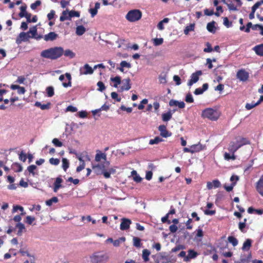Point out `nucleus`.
Here are the masks:
<instances>
[{
	"mask_svg": "<svg viewBox=\"0 0 263 263\" xmlns=\"http://www.w3.org/2000/svg\"><path fill=\"white\" fill-rule=\"evenodd\" d=\"M191 146L193 153L199 152L201 151L206 149V146L201 144L200 142L197 144L192 145Z\"/></svg>",
	"mask_w": 263,
	"mask_h": 263,
	"instance_id": "dca6fc26",
	"label": "nucleus"
},
{
	"mask_svg": "<svg viewBox=\"0 0 263 263\" xmlns=\"http://www.w3.org/2000/svg\"><path fill=\"white\" fill-rule=\"evenodd\" d=\"M68 13L69 17L70 18L73 17H79L80 16V12L78 11H76L74 10H71L69 11Z\"/></svg>",
	"mask_w": 263,
	"mask_h": 263,
	"instance_id": "49530a36",
	"label": "nucleus"
},
{
	"mask_svg": "<svg viewBox=\"0 0 263 263\" xmlns=\"http://www.w3.org/2000/svg\"><path fill=\"white\" fill-rule=\"evenodd\" d=\"M253 49L257 55L263 56V44L255 46Z\"/></svg>",
	"mask_w": 263,
	"mask_h": 263,
	"instance_id": "4be33fe9",
	"label": "nucleus"
},
{
	"mask_svg": "<svg viewBox=\"0 0 263 263\" xmlns=\"http://www.w3.org/2000/svg\"><path fill=\"white\" fill-rule=\"evenodd\" d=\"M41 4V2L39 0L35 1L34 3L31 4L30 7L32 10H35L37 7Z\"/></svg>",
	"mask_w": 263,
	"mask_h": 263,
	"instance_id": "69168bd1",
	"label": "nucleus"
},
{
	"mask_svg": "<svg viewBox=\"0 0 263 263\" xmlns=\"http://www.w3.org/2000/svg\"><path fill=\"white\" fill-rule=\"evenodd\" d=\"M26 8H27V6L26 4H25L23 6H22L20 7L21 12L18 14V15L20 17H24L26 15V14L27 13V12H26Z\"/></svg>",
	"mask_w": 263,
	"mask_h": 263,
	"instance_id": "473e14b6",
	"label": "nucleus"
},
{
	"mask_svg": "<svg viewBox=\"0 0 263 263\" xmlns=\"http://www.w3.org/2000/svg\"><path fill=\"white\" fill-rule=\"evenodd\" d=\"M201 116L211 121H216L219 117V112L212 108H207L202 111Z\"/></svg>",
	"mask_w": 263,
	"mask_h": 263,
	"instance_id": "20e7f679",
	"label": "nucleus"
},
{
	"mask_svg": "<svg viewBox=\"0 0 263 263\" xmlns=\"http://www.w3.org/2000/svg\"><path fill=\"white\" fill-rule=\"evenodd\" d=\"M59 200L57 197H53L51 199L46 201V204L48 206H51L53 203H57Z\"/></svg>",
	"mask_w": 263,
	"mask_h": 263,
	"instance_id": "ea45409f",
	"label": "nucleus"
},
{
	"mask_svg": "<svg viewBox=\"0 0 263 263\" xmlns=\"http://www.w3.org/2000/svg\"><path fill=\"white\" fill-rule=\"evenodd\" d=\"M49 163L54 165H57L60 163V160L58 158H51L49 160Z\"/></svg>",
	"mask_w": 263,
	"mask_h": 263,
	"instance_id": "bf43d9fd",
	"label": "nucleus"
},
{
	"mask_svg": "<svg viewBox=\"0 0 263 263\" xmlns=\"http://www.w3.org/2000/svg\"><path fill=\"white\" fill-rule=\"evenodd\" d=\"M47 95L49 97H51L54 95V89L52 86H49L46 88Z\"/></svg>",
	"mask_w": 263,
	"mask_h": 263,
	"instance_id": "8fccbe9b",
	"label": "nucleus"
},
{
	"mask_svg": "<svg viewBox=\"0 0 263 263\" xmlns=\"http://www.w3.org/2000/svg\"><path fill=\"white\" fill-rule=\"evenodd\" d=\"M256 189L257 192L263 196V174L256 183Z\"/></svg>",
	"mask_w": 263,
	"mask_h": 263,
	"instance_id": "f8f14e48",
	"label": "nucleus"
},
{
	"mask_svg": "<svg viewBox=\"0 0 263 263\" xmlns=\"http://www.w3.org/2000/svg\"><path fill=\"white\" fill-rule=\"evenodd\" d=\"M85 28L82 25H80L77 27L76 32L78 35H82L85 33Z\"/></svg>",
	"mask_w": 263,
	"mask_h": 263,
	"instance_id": "cd10ccee",
	"label": "nucleus"
},
{
	"mask_svg": "<svg viewBox=\"0 0 263 263\" xmlns=\"http://www.w3.org/2000/svg\"><path fill=\"white\" fill-rule=\"evenodd\" d=\"M162 141H163V139L157 136L153 139H151L149 144L151 145L156 144Z\"/></svg>",
	"mask_w": 263,
	"mask_h": 263,
	"instance_id": "c9c22d12",
	"label": "nucleus"
},
{
	"mask_svg": "<svg viewBox=\"0 0 263 263\" xmlns=\"http://www.w3.org/2000/svg\"><path fill=\"white\" fill-rule=\"evenodd\" d=\"M224 158L226 160H229L230 159L235 160L236 159V157L234 154H232L231 155L229 153H225L224 154Z\"/></svg>",
	"mask_w": 263,
	"mask_h": 263,
	"instance_id": "5fc2aeb1",
	"label": "nucleus"
},
{
	"mask_svg": "<svg viewBox=\"0 0 263 263\" xmlns=\"http://www.w3.org/2000/svg\"><path fill=\"white\" fill-rule=\"evenodd\" d=\"M51 105L50 103H48L46 104H42L40 102H36L34 105L36 107H40L42 110L48 109Z\"/></svg>",
	"mask_w": 263,
	"mask_h": 263,
	"instance_id": "393cba45",
	"label": "nucleus"
},
{
	"mask_svg": "<svg viewBox=\"0 0 263 263\" xmlns=\"http://www.w3.org/2000/svg\"><path fill=\"white\" fill-rule=\"evenodd\" d=\"M252 240L250 239H247L243 243L242 249L243 250H249L251 247Z\"/></svg>",
	"mask_w": 263,
	"mask_h": 263,
	"instance_id": "bb28decb",
	"label": "nucleus"
},
{
	"mask_svg": "<svg viewBox=\"0 0 263 263\" xmlns=\"http://www.w3.org/2000/svg\"><path fill=\"white\" fill-rule=\"evenodd\" d=\"M69 166V163L68 160L66 158L62 159V167L64 171H66L67 168Z\"/></svg>",
	"mask_w": 263,
	"mask_h": 263,
	"instance_id": "a19ab883",
	"label": "nucleus"
},
{
	"mask_svg": "<svg viewBox=\"0 0 263 263\" xmlns=\"http://www.w3.org/2000/svg\"><path fill=\"white\" fill-rule=\"evenodd\" d=\"M223 24L227 28H229L232 26V23L230 22L227 17H223Z\"/></svg>",
	"mask_w": 263,
	"mask_h": 263,
	"instance_id": "052dcab7",
	"label": "nucleus"
},
{
	"mask_svg": "<svg viewBox=\"0 0 263 263\" xmlns=\"http://www.w3.org/2000/svg\"><path fill=\"white\" fill-rule=\"evenodd\" d=\"M133 245L136 248H140L142 246V243L141 242V239L138 237H134Z\"/></svg>",
	"mask_w": 263,
	"mask_h": 263,
	"instance_id": "f704fd0d",
	"label": "nucleus"
},
{
	"mask_svg": "<svg viewBox=\"0 0 263 263\" xmlns=\"http://www.w3.org/2000/svg\"><path fill=\"white\" fill-rule=\"evenodd\" d=\"M125 241V238L124 237H122L119 238L118 239L114 240L112 243L114 246L117 247L120 245L121 242H123Z\"/></svg>",
	"mask_w": 263,
	"mask_h": 263,
	"instance_id": "72a5a7b5",
	"label": "nucleus"
},
{
	"mask_svg": "<svg viewBox=\"0 0 263 263\" xmlns=\"http://www.w3.org/2000/svg\"><path fill=\"white\" fill-rule=\"evenodd\" d=\"M63 181V179L60 177H58L55 179V180L53 183V190L54 192H57L60 188L63 187L61 184Z\"/></svg>",
	"mask_w": 263,
	"mask_h": 263,
	"instance_id": "f3484780",
	"label": "nucleus"
},
{
	"mask_svg": "<svg viewBox=\"0 0 263 263\" xmlns=\"http://www.w3.org/2000/svg\"><path fill=\"white\" fill-rule=\"evenodd\" d=\"M37 168V167L36 165H29V166H28L27 167V171L30 173L33 176H34L35 175V172H34V171L35 170H36Z\"/></svg>",
	"mask_w": 263,
	"mask_h": 263,
	"instance_id": "a18cd8bd",
	"label": "nucleus"
},
{
	"mask_svg": "<svg viewBox=\"0 0 263 263\" xmlns=\"http://www.w3.org/2000/svg\"><path fill=\"white\" fill-rule=\"evenodd\" d=\"M12 168L15 172H20L23 170V167L22 165L18 163H13L12 165Z\"/></svg>",
	"mask_w": 263,
	"mask_h": 263,
	"instance_id": "c756f323",
	"label": "nucleus"
},
{
	"mask_svg": "<svg viewBox=\"0 0 263 263\" xmlns=\"http://www.w3.org/2000/svg\"><path fill=\"white\" fill-rule=\"evenodd\" d=\"M63 54L65 57H69L70 58H73L75 57V53L69 49L64 51Z\"/></svg>",
	"mask_w": 263,
	"mask_h": 263,
	"instance_id": "79ce46f5",
	"label": "nucleus"
},
{
	"mask_svg": "<svg viewBox=\"0 0 263 263\" xmlns=\"http://www.w3.org/2000/svg\"><path fill=\"white\" fill-rule=\"evenodd\" d=\"M257 105H258V104H257V102L256 103L252 102L251 103H247L246 104L245 107L247 110H250Z\"/></svg>",
	"mask_w": 263,
	"mask_h": 263,
	"instance_id": "e2e57ef3",
	"label": "nucleus"
},
{
	"mask_svg": "<svg viewBox=\"0 0 263 263\" xmlns=\"http://www.w3.org/2000/svg\"><path fill=\"white\" fill-rule=\"evenodd\" d=\"M35 217L30 216H27L26 218L25 222L29 225H31L32 224L33 222L35 221Z\"/></svg>",
	"mask_w": 263,
	"mask_h": 263,
	"instance_id": "864d4df0",
	"label": "nucleus"
},
{
	"mask_svg": "<svg viewBox=\"0 0 263 263\" xmlns=\"http://www.w3.org/2000/svg\"><path fill=\"white\" fill-rule=\"evenodd\" d=\"M202 72L201 70L196 71L195 72L193 73L191 76V79L189 80L187 85L191 86L193 84L198 82L199 79V76L202 75Z\"/></svg>",
	"mask_w": 263,
	"mask_h": 263,
	"instance_id": "423d86ee",
	"label": "nucleus"
},
{
	"mask_svg": "<svg viewBox=\"0 0 263 263\" xmlns=\"http://www.w3.org/2000/svg\"><path fill=\"white\" fill-rule=\"evenodd\" d=\"M52 142L56 147H61L63 146L62 142L60 141L57 138H54L52 140Z\"/></svg>",
	"mask_w": 263,
	"mask_h": 263,
	"instance_id": "6e6d98bb",
	"label": "nucleus"
},
{
	"mask_svg": "<svg viewBox=\"0 0 263 263\" xmlns=\"http://www.w3.org/2000/svg\"><path fill=\"white\" fill-rule=\"evenodd\" d=\"M209 87V85L208 83H204L202 85V88H196L194 93L196 95H201L203 93L204 91H206Z\"/></svg>",
	"mask_w": 263,
	"mask_h": 263,
	"instance_id": "a211bd4d",
	"label": "nucleus"
},
{
	"mask_svg": "<svg viewBox=\"0 0 263 263\" xmlns=\"http://www.w3.org/2000/svg\"><path fill=\"white\" fill-rule=\"evenodd\" d=\"M122 85L121 86L120 89L122 91L124 90H128L131 88L130 79L128 78L123 79L122 81Z\"/></svg>",
	"mask_w": 263,
	"mask_h": 263,
	"instance_id": "ddd939ff",
	"label": "nucleus"
},
{
	"mask_svg": "<svg viewBox=\"0 0 263 263\" xmlns=\"http://www.w3.org/2000/svg\"><path fill=\"white\" fill-rule=\"evenodd\" d=\"M16 227L18 229V235H21L23 230L25 229L24 224L22 223H18L16 224Z\"/></svg>",
	"mask_w": 263,
	"mask_h": 263,
	"instance_id": "de8ad7c7",
	"label": "nucleus"
},
{
	"mask_svg": "<svg viewBox=\"0 0 263 263\" xmlns=\"http://www.w3.org/2000/svg\"><path fill=\"white\" fill-rule=\"evenodd\" d=\"M106 154L105 153H101V151H98L97 153L95 156V161L97 162H99L101 159H103L104 160H106Z\"/></svg>",
	"mask_w": 263,
	"mask_h": 263,
	"instance_id": "6ab92c4d",
	"label": "nucleus"
},
{
	"mask_svg": "<svg viewBox=\"0 0 263 263\" xmlns=\"http://www.w3.org/2000/svg\"><path fill=\"white\" fill-rule=\"evenodd\" d=\"M206 46V48H204L203 51L206 53L211 52L213 51V49L212 48L211 44L209 42H207L205 44Z\"/></svg>",
	"mask_w": 263,
	"mask_h": 263,
	"instance_id": "3c124183",
	"label": "nucleus"
},
{
	"mask_svg": "<svg viewBox=\"0 0 263 263\" xmlns=\"http://www.w3.org/2000/svg\"><path fill=\"white\" fill-rule=\"evenodd\" d=\"M110 80L114 82V87H117L121 83V79L119 76L111 78Z\"/></svg>",
	"mask_w": 263,
	"mask_h": 263,
	"instance_id": "c85d7f7f",
	"label": "nucleus"
},
{
	"mask_svg": "<svg viewBox=\"0 0 263 263\" xmlns=\"http://www.w3.org/2000/svg\"><path fill=\"white\" fill-rule=\"evenodd\" d=\"M258 8L253 5L252 7L251 12L249 14V17L250 20H252L255 17V12Z\"/></svg>",
	"mask_w": 263,
	"mask_h": 263,
	"instance_id": "09e8293b",
	"label": "nucleus"
},
{
	"mask_svg": "<svg viewBox=\"0 0 263 263\" xmlns=\"http://www.w3.org/2000/svg\"><path fill=\"white\" fill-rule=\"evenodd\" d=\"M110 163L109 161H106L104 164H98L92 166V168L95 170L97 174H100L102 172L105 171L106 166H108Z\"/></svg>",
	"mask_w": 263,
	"mask_h": 263,
	"instance_id": "0eeeda50",
	"label": "nucleus"
},
{
	"mask_svg": "<svg viewBox=\"0 0 263 263\" xmlns=\"http://www.w3.org/2000/svg\"><path fill=\"white\" fill-rule=\"evenodd\" d=\"M111 97L112 99L115 100L117 102H120L121 100V98L118 96V93L116 92H112Z\"/></svg>",
	"mask_w": 263,
	"mask_h": 263,
	"instance_id": "4d7b16f0",
	"label": "nucleus"
},
{
	"mask_svg": "<svg viewBox=\"0 0 263 263\" xmlns=\"http://www.w3.org/2000/svg\"><path fill=\"white\" fill-rule=\"evenodd\" d=\"M195 28L194 24H190L189 25L185 27L184 30V33L187 35L190 31H193Z\"/></svg>",
	"mask_w": 263,
	"mask_h": 263,
	"instance_id": "7c9ffc66",
	"label": "nucleus"
},
{
	"mask_svg": "<svg viewBox=\"0 0 263 263\" xmlns=\"http://www.w3.org/2000/svg\"><path fill=\"white\" fill-rule=\"evenodd\" d=\"M151 254V252L147 249H144L142 250V257L144 262H147L149 261V256Z\"/></svg>",
	"mask_w": 263,
	"mask_h": 263,
	"instance_id": "412c9836",
	"label": "nucleus"
},
{
	"mask_svg": "<svg viewBox=\"0 0 263 263\" xmlns=\"http://www.w3.org/2000/svg\"><path fill=\"white\" fill-rule=\"evenodd\" d=\"M142 15L141 11L139 9H133L129 11L125 16L126 19L130 22H135L140 20Z\"/></svg>",
	"mask_w": 263,
	"mask_h": 263,
	"instance_id": "39448f33",
	"label": "nucleus"
},
{
	"mask_svg": "<svg viewBox=\"0 0 263 263\" xmlns=\"http://www.w3.org/2000/svg\"><path fill=\"white\" fill-rule=\"evenodd\" d=\"M28 33V34H31V36H30V38H34L35 37V35L37 34V28L36 26L33 27L32 28H30L29 30V31L27 32Z\"/></svg>",
	"mask_w": 263,
	"mask_h": 263,
	"instance_id": "58836bf2",
	"label": "nucleus"
},
{
	"mask_svg": "<svg viewBox=\"0 0 263 263\" xmlns=\"http://www.w3.org/2000/svg\"><path fill=\"white\" fill-rule=\"evenodd\" d=\"M65 77L68 80V83H63V86L65 87H70L71 86V77L69 73H66L65 74Z\"/></svg>",
	"mask_w": 263,
	"mask_h": 263,
	"instance_id": "2f4dec72",
	"label": "nucleus"
},
{
	"mask_svg": "<svg viewBox=\"0 0 263 263\" xmlns=\"http://www.w3.org/2000/svg\"><path fill=\"white\" fill-rule=\"evenodd\" d=\"M172 118V112L168 111L166 113H164L162 115V119L164 122H167Z\"/></svg>",
	"mask_w": 263,
	"mask_h": 263,
	"instance_id": "a878e982",
	"label": "nucleus"
},
{
	"mask_svg": "<svg viewBox=\"0 0 263 263\" xmlns=\"http://www.w3.org/2000/svg\"><path fill=\"white\" fill-rule=\"evenodd\" d=\"M109 258L108 254L103 251L95 252L90 256V263H106Z\"/></svg>",
	"mask_w": 263,
	"mask_h": 263,
	"instance_id": "f03ea898",
	"label": "nucleus"
},
{
	"mask_svg": "<svg viewBox=\"0 0 263 263\" xmlns=\"http://www.w3.org/2000/svg\"><path fill=\"white\" fill-rule=\"evenodd\" d=\"M163 42L162 38H156L154 40V44L155 46H159L161 45Z\"/></svg>",
	"mask_w": 263,
	"mask_h": 263,
	"instance_id": "13d9d810",
	"label": "nucleus"
},
{
	"mask_svg": "<svg viewBox=\"0 0 263 263\" xmlns=\"http://www.w3.org/2000/svg\"><path fill=\"white\" fill-rule=\"evenodd\" d=\"M70 19L68 15L67 10L63 11L62 15L60 17V20L61 22H63L66 20Z\"/></svg>",
	"mask_w": 263,
	"mask_h": 263,
	"instance_id": "4c0bfd02",
	"label": "nucleus"
},
{
	"mask_svg": "<svg viewBox=\"0 0 263 263\" xmlns=\"http://www.w3.org/2000/svg\"><path fill=\"white\" fill-rule=\"evenodd\" d=\"M97 85L98 87V90L102 92L105 89L106 87L104 85V84L102 81H99L97 83Z\"/></svg>",
	"mask_w": 263,
	"mask_h": 263,
	"instance_id": "603ef678",
	"label": "nucleus"
},
{
	"mask_svg": "<svg viewBox=\"0 0 263 263\" xmlns=\"http://www.w3.org/2000/svg\"><path fill=\"white\" fill-rule=\"evenodd\" d=\"M198 255V253L193 250H189L188 251V255L184 259L185 261H187L190 259L195 258Z\"/></svg>",
	"mask_w": 263,
	"mask_h": 263,
	"instance_id": "5701e85b",
	"label": "nucleus"
},
{
	"mask_svg": "<svg viewBox=\"0 0 263 263\" xmlns=\"http://www.w3.org/2000/svg\"><path fill=\"white\" fill-rule=\"evenodd\" d=\"M158 130L160 136L163 138H167L172 135V133L167 130L166 126L164 125H160L158 127Z\"/></svg>",
	"mask_w": 263,
	"mask_h": 263,
	"instance_id": "9d476101",
	"label": "nucleus"
},
{
	"mask_svg": "<svg viewBox=\"0 0 263 263\" xmlns=\"http://www.w3.org/2000/svg\"><path fill=\"white\" fill-rule=\"evenodd\" d=\"M246 221H247V219L245 218L243 219V222H240L239 223L238 227H239V230L241 232H243V229L246 227Z\"/></svg>",
	"mask_w": 263,
	"mask_h": 263,
	"instance_id": "0e129e2a",
	"label": "nucleus"
},
{
	"mask_svg": "<svg viewBox=\"0 0 263 263\" xmlns=\"http://www.w3.org/2000/svg\"><path fill=\"white\" fill-rule=\"evenodd\" d=\"M215 22L214 21H212L208 23L206 26V29L210 32L214 33L216 32V27L215 26Z\"/></svg>",
	"mask_w": 263,
	"mask_h": 263,
	"instance_id": "b1692460",
	"label": "nucleus"
},
{
	"mask_svg": "<svg viewBox=\"0 0 263 263\" xmlns=\"http://www.w3.org/2000/svg\"><path fill=\"white\" fill-rule=\"evenodd\" d=\"M132 221L130 219L123 218L120 224V229L121 230H126L129 228Z\"/></svg>",
	"mask_w": 263,
	"mask_h": 263,
	"instance_id": "4468645a",
	"label": "nucleus"
},
{
	"mask_svg": "<svg viewBox=\"0 0 263 263\" xmlns=\"http://www.w3.org/2000/svg\"><path fill=\"white\" fill-rule=\"evenodd\" d=\"M120 66L122 67H126L129 68L131 67V65L130 63H127L125 61H123L120 63Z\"/></svg>",
	"mask_w": 263,
	"mask_h": 263,
	"instance_id": "774afa93",
	"label": "nucleus"
},
{
	"mask_svg": "<svg viewBox=\"0 0 263 263\" xmlns=\"http://www.w3.org/2000/svg\"><path fill=\"white\" fill-rule=\"evenodd\" d=\"M159 81L161 84H166V74H160L158 77Z\"/></svg>",
	"mask_w": 263,
	"mask_h": 263,
	"instance_id": "37998d69",
	"label": "nucleus"
},
{
	"mask_svg": "<svg viewBox=\"0 0 263 263\" xmlns=\"http://www.w3.org/2000/svg\"><path fill=\"white\" fill-rule=\"evenodd\" d=\"M249 140L245 138H239L236 141H231L229 145L228 150L232 153H234L242 146L249 144Z\"/></svg>",
	"mask_w": 263,
	"mask_h": 263,
	"instance_id": "7ed1b4c3",
	"label": "nucleus"
},
{
	"mask_svg": "<svg viewBox=\"0 0 263 263\" xmlns=\"http://www.w3.org/2000/svg\"><path fill=\"white\" fill-rule=\"evenodd\" d=\"M256 13V16L260 21H263V8H259Z\"/></svg>",
	"mask_w": 263,
	"mask_h": 263,
	"instance_id": "c03bdc74",
	"label": "nucleus"
},
{
	"mask_svg": "<svg viewBox=\"0 0 263 263\" xmlns=\"http://www.w3.org/2000/svg\"><path fill=\"white\" fill-rule=\"evenodd\" d=\"M26 80V78L24 76H19L18 77L16 81L15 82L19 83V84H23Z\"/></svg>",
	"mask_w": 263,
	"mask_h": 263,
	"instance_id": "338daca9",
	"label": "nucleus"
},
{
	"mask_svg": "<svg viewBox=\"0 0 263 263\" xmlns=\"http://www.w3.org/2000/svg\"><path fill=\"white\" fill-rule=\"evenodd\" d=\"M185 101L187 103H193V102H194V99H193V98L192 97V95L190 93H187L186 95V96L185 97Z\"/></svg>",
	"mask_w": 263,
	"mask_h": 263,
	"instance_id": "680f3d73",
	"label": "nucleus"
},
{
	"mask_svg": "<svg viewBox=\"0 0 263 263\" xmlns=\"http://www.w3.org/2000/svg\"><path fill=\"white\" fill-rule=\"evenodd\" d=\"M93 72V69L88 64H86L80 69V75L91 74Z\"/></svg>",
	"mask_w": 263,
	"mask_h": 263,
	"instance_id": "1a4fd4ad",
	"label": "nucleus"
},
{
	"mask_svg": "<svg viewBox=\"0 0 263 263\" xmlns=\"http://www.w3.org/2000/svg\"><path fill=\"white\" fill-rule=\"evenodd\" d=\"M58 34L54 32H50L43 36L44 40L46 41H53L57 39Z\"/></svg>",
	"mask_w": 263,
	"mask_h": 263,
	"instance_id": "2eb2a0df",
	"label": "nucleus"
},
{
	"mask_svg": "<svg viewBox=\"0 0 263 263\" xmlns=\"http://www.w3.org/2000/svg\"><path fill=\"white\" fill-rule=\"evenodd\" d=\"M29 38H30V35L28 34V32H21L16 39V43L17 44H20L22 42L28 41Z\"/></svg>",
	"mask_w": 263,
	"mask_h": 263,
	"instance_id": "6e6552de",
	"label": "nucleus"
},
{
	"mask_svg": "<svg viewBox=\"0 0 263 263\" xmlns=\"http://www.w3.org/2000/svg\"><path fill=\"white\" fill-rule=\"evenodd\" d=\"M228 240L230 243H231L233 246L235 247L238 245L237 239L234 236H229Z\"/></svg>",
	"mask_w": 263,
	"mask_h": 263,
	"instance_id": "e433bc0d",
	"label": "nucleus"
},
{
	"mask_svg": "<svg viewBox=\"0 0 263 263\" xmlns=\"http://www.w3.org/2000/svg\"><path fill=\"white\" fill-rule=\"evenodd\" d=\"M100 3L99 2H97L95 3V8H90L89 10V12L91 14V17H94L98 12V10L100 8Z\"/></svg>",
	"mask_w": 263,
	"mask_h": 263,
	"instance_id": "aec40b11",
	"label": "nucleus"
},
{
	"mask_svg": "<svg viewBox=\"0 0 263 263\" xmlns=\"http://www.w3.org/2000/svg\"><path fill=\"white\" fill-rule=\"evenodd\" d=\"M237 77L241 81H246L249 78V73L244 69H241L237 72Z\"/></svg>",
	"mask_w": 263,
	"mask_h": 263,
	"instance_id": "9b49d317",
	"label": "nucleus"
},
{
	"mask_svg": "<svg viewBox=\"0 0 263 263\" xmlns=\"http://www.w3.org/2000/svg\"><path fill=\"white\" fill-rule=\"evenodd\" d=\"M63 53L64 49L62 47H55L43 50L41 53V56L53 60L60 58Z\"/></svg>",
	"mask_w": 263,
	"mask_h": 263,
	"instance_id": "f257e3e1",
	"label": "nucleus"
}]
</instances>
